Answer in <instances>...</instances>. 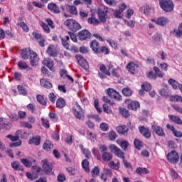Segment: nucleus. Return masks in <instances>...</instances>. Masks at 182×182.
I'll return each mask as SVG.
<instances>
[{
	"instance_id": "1",
	"label": "nucleus",
	"mask_w": 182,
	"mask_h": 182,
	"mask_svg": "<svg viewBox=\"0 0 182 182\" xmlns=\"http://www.w3.org/2000/svg\"><path fill=\"white\" fill-rule=\"evenodd\" d=\"M90 46L94 52V53H96L97 55H109L110 53V49L105 46H100V43H98L96 40H92L90 43Z\"/></svg>"
},
{
	"instance_id": "2",
	"label": "nucleus",
	"mask_w": 182,
	"mask_h": 182,
	"mask_svg": "<svg viewBox=\"0 0 182 182\" xmlns=\"http://www.w3.org/2000/svg\"><path fill=\"white\" fill-rule=\"evenodd\" d=\"M72 112L77 120H83L85 119V109L82 108L79 102H75V107H73Z\"/></svg>"
},
{
	"instance_id": "3",
	"label": "nucleus",
	"mask_w": 182,
	"mask_h": 182,
	"mask_svg": "<svg viewBox=\"0 0 182 182\" xmlns=\"http://www.w3.org/2000/svg\"><path fill=\"white\" fill-rule=\"evenodd\" d=\"M65 26H67L72 32H77L82 29V26L75 19H67L64 22Z\"/></svg>"
},
{
	"instance_id": "4",
	"label": "nucleus",
	"mask_w": 182,
	"mask_h": 182,
	"mask_svg": "<svg viewBox=\"0 0 182 182\" xmlns=\"http://www.w3.org/2000/svg\"><path fill=\"white\" fill-rule=\"evenodd\" d=\"M159 5L164 12H171L174 9V3L171 0H159Z\"/></svg>"
},
{
	"instance_id": "5",
	"label": "nucleus",
	"mask_w": 182,
	"mask_h": 182,
	"mask_svg": "<svg viewBox=\"0 0 182 182\" xmlns=\"http://www.w3.org/2000/svg\"><path fill=\"white\" fill-rule=\"evenodd\" d=\"M109 13V8L105 7L102 9L98 10L97 15L99 18L100 23H105L107 19V14Z\"/></svg>"
},
{
	"instance_id": "6",
	"label": "nucleus",
	"mask_w": 182,
	"mask_h": 182,
	"mask_svg": "<svg viewBox=\"0 0 182 182\" xmlns=\"http://www.w3.org/2000/svg\"><path fill=\"white\" fill-rule=\"evenodd\" d=\"M7 139H10L12 142L9 144L10 147H19V146L22 145V141L19 139V135L16 134V136H12L11 134H9L6 136Z\"/></svg>"
},
{
	"instance_id": "7",
	"label": "nucleus",
	"mask_w": 182,
	"mask_h": 182,
	"mask_svg": "<svg viewBox=\"0 0 182 182\" xmlns=\"http://www.w3.org/2000/svg\"><path fill=\"white\" fill-rule=\"evenodd\" d=\"M125 103L127 105V108L129 110H133L136 112L137 109H140V102L137 101H133L130 99L125 100Z\"/></svg>"
},
{
	"instance_id": "8",
	"label": "nucleus",
	"mask_w": 182,
	"mask_h": 182,
	"mask_svg": "<svg viewBox=\"0 0 182 182\" xmlns=\"http://www.w3.org/2000/svg\"><path fill=\"white\" fill-rule=\"evenodd\" d=\"M109 150L122 160H124V152H123L119 147L116 146V145L112 144L109 146Z\"/></svg>"
},
{
	"instance_id": "9",
	"label": "nucleus",
	"mask_w": 182,
	"mask_h": 182,
	"mask_svg": "<svg viewBox=\"0 0 182 182\" xmlns=\"http://www.w3.org/2000/svg\"><path fill=\"white\" fill-rule=\"evenodd\" d=\"M75 58L80 66H82V68L85 69V70H89V63H87V60H86L85 58H83V56L79 54H77L75 55Z\"/></svg>"
},
{
	"instance_id": "10",
	"label": "nucleus",
	"mask_w": 182,
	"mask_h": 182,
	"mask_svg": "<svg viewBox=\"0 0 182 182\" xmlns=\"http://www.w3.org/2000/svg\"><path fill=\"white\" fill-rule=\"evenodd\" d=\"M77 36L80 41H87L92 38V33L87 30H82L78 32Z\"/></svg>"
},
{
	"instance_id": "11",
	"label": "nucleus",
	"mask_w": 182,
	"mask_h": 182,
	"mask_svg": "<svg viewBox=\"0 0 182 182\" xmlns=\"http://www.w3.org/2000/svg\"><path fill=\"white\" fill-rule=\"evenodd\" d=\"M107 94L109 97L112 99H115V100H122V95L117 91L114 90V89L109 88L107 90Z\"/></svg>"
},
{
	"instance_id": "12",
	"label": "nucleus",
	"mask_w": 182,
	"mask_h": 182,
	"mask_svg": "<svg viewBox=\"0 0 182 182\" xmlns=\"http://www.w3.org/2000/svg\"><path fill=\"white\" fill-rule=\"evenodd\" d=\"M139 133L145 137V139H150L151 137V132H150V129L144 126H139L138 127Z\"/></svg>"
},
{
	"instance_id": "13",
	"label": "nucleus",
	"mask_w": 182,
	"mask_h": 182,
	"mask_svg": "<svg viewBox=\"0 0 182 182\" xmlns=\"http://www.w3.org/2000/svg\"><path fill=\"white\" fill-rule=\"evenodd\" d=\"M151 129L154 133H156L157 136H159L160 137H164L166 136V133H164V130L161 127L152 124Z\"/></svg>"
},
{
	"instance_id": "14",
	"label": "nucleus",
	"mask_w": 182,
	"mask_h": 182,
	"mask_svg": "<svg viewBox=\"0 0 182 182\" xmlns=\"http://www.w3.org/2000/svg\"><path fill=\"white\" fill-rule=\"evenodd\" d=\"M41 164H43V168L46 174H49L52 172V170L53 169V166L51 163L48 162L47 160H45L43 161Z\"/></svg>"
},
{
	"instance_id": "15",
	"label": "nucleus",
	"mask_w": 182,
	"mask_h": 182,
	"mask_svg": "<svg viewBox=\"0 0 182 182\" xmlns=\"http://www.w3.org/2000/svg\"><path fill=\"white\" fill-rule=\"evenodd\" d=\"M139 68V64L134 63V62L131 61L127 65V69L131 75H134L136 70Z\"/></svg>"
},
{
	"instance_id": "16",
	"label": "nucleus",
	"mask_w": 182,
	"mask_h": 182,
	"mask_svg": "<svg viewBox=\"0 0 182 182\" xmlns=\"http://www.w3.org/2000/svg\"><path fill=\"white\" fill-rule=\"evenodd\" d=\"M46 53L52 58H56L58 56V50H56L55 46L50 45L47 48Z\"/></svg>"
},
{
	"instance_id": "17",
	"label": "nucleus",
	"mask_w": 182,
	"mask_h": 182,
	"mask_svg": "<svg viewBox=\"0 0 182 182\" xmlns=\"http://www.w3.org/2000/svg\"><path fill=\"white\" fill-rule=\"evenodd\" d=\"M151 22H154L156 25H159L160 26H166L167 25V23L168 22V20L167 18L165 17H159L156 20V19H151Z\"/></svg>"
},
{
	"instance_id": "18",
	"label": "nucleus",
	"mask_w": 182,
	"mask_h": 182,
	"mask_svg": "<svg viewBox=\"0 0 182 182\" xmlns=\"http://www.w3.org/2000/svg\"><path fill=\"white\" fill-rule=\"evenodd\" d=\"M34 52L31 50V48H25L21 50V56L22 59H24V60H26V59H28L29 57L32 55V53Z\"/></svg>"
},
{
	"instance_id": "19",
	"label": "nucleus",
	"mask_w": 182,
	"mask_h": 182,
	"mask_svg": "<svg viewBox=\"0 0 182 182\" xmlns=\"http://www.w3.org/2000/svg\"><path fill=\"white\" fill-rule=\"evenodd\" d=\"M48 10L53 12V14H59L60 12L59 6H58V5L53 2L49 3L48 4Z\"/></svg>"
},
{
	"instance_id": "20",
	"label": "nucleus",
	"mask_w": 182,
	"mask_h": 182,
	"mask_svg": "<svg viewBox=\"0 0 182 182\" xmlns=\"http://www.w3.org/2000/svg\"><path fill=\"white\" fill-rule=\"evenodd\" d=\"M43 63L45 66L48 68L50 70L53 71V66L55 65V63L53 62V60L48 58H44L43 60Z\"/></svg>"
},
{
	"instance_id": "21",
	"label": "nucleus",
	"mask_w": 182,
	"mask_h": 182,
	"mask_svg": "<svg viewBox=\"0 0 182 182\" xmlns=\"http://www.w3.org/2000/svg\"><path fill=\"white\" fill-rule=\"evenodd\" d=\"M166 129H168V130H171L175 137H182L181 132L176 130V128L174 127V126L173 125L171 126L169 124H167Z\"/></svg>"
},
{
	"instance_id": "22",
	"label": "nucleus",
	"mask_w": 182,
	"mask_h": 182,
	"mask_svg": "<svg viewBox=\"0 0 182 182\" xmlns=\"http://www.w3.org/2000/svg\"><path fill=\"white\" fill-rule=\"evenodd\" d=\"M136 174H138L139 176H144L146 174H149L150 171L148 168H142V167H138L135 170Z\"/></svg>"
},
{
	"instance_id": "23",
	"label": "nucleus",
	"mask_w": 182,
	"mask_h": 182,
	"mask_svg": "<svg viewBox=\"0 0 182 182\" xmlns=\"http://www.w3.org/2000/svg\"><path fill=\"white\" fill-rule=\"evenodd\" d=\"M116 130L119 134H122L123 136H126L127 134V132H129V128L126 127V125L118 126L116 128Z\"/></svg>"
},
{
	"instance_id": "24",
	"label": "nucleus",
	"mask_w": 182,
	"mask_h": 182,
	"mask_svg": "<svg viewBox=\"0 0 182 182\" xmlns=\"http://www.w3.org/2000/svg\"><path fill=\"white\" fill-rule=\"evenodd\" d=\"M38 60H39L38 58V54H36V52L32 53L31 55L30 56V63L31 66H36V65H38Z\"/></svg>"
},
{
	"instance_id": "25",
	"label": "nucleus",
	"mask_w": 182,
	"mask_h": 182,
	"mask_svg": "<svg viewBox=\"0 0 182 182\" xmlns=\"http://www.w3.org/2000/svg\"><path fill=\"white\" fill-rule=\"evenodd\" d=\"M167 160H178V154L176 151H171L166 155Z\"/></svg>"
},
{
	"instance_id": "26",
	"label": "nucleus",
	"mask_w": 182,
	"mask_h": 182,
	"mask_svg": "<svg viewBox=\"0 0 182 182\" xmlns=\"http://www.w3.org/2000/svg\"><path fill=\"white\" fill-rule=\"evenodd\" d=\"M66 106V101L62 97L58 98L55 104L57 109H63Z\"/></svg>"
},
{
	"instance_id": "27",
	"label": "nucleus",
	"mask_w": 182,
	"mask_h": 182,
	"mask_svg": "<svg viewBox=\"0 0 182 182\" xmlns=\"http://www.w3.org/2000/svg\"><path fill=\"white\" fill-rule=\"evenodd\" d=\"M168 119H171V121L173 122V123H176V124H179V125L182 124L181 118H180V117L178 116L169 114Z\"/></svg>"
},
{
	"instance_id": "28",
	"label": "nucleus",
	"mask_w": 182,
	"mask_h": 182,
	"mask_svg": "<svg viewBox=\"0 0 182 182\" xmlns=\"http://www.w3.org/2000/svg\"><path fill=\"white\" fill-rule=\"evenodd\" d=\"M29 144H34L35 146H39L41 144V136H33L28 141Z\"/></svg>"
},
{
	"instance_id": "29",
	"label": "nucleus",
	"mask_w": 182,
	"mask_h": 182,
	"mask_svg": "<svg viewBox=\"0 0 182 182\" xmlns=\"http://www.w3.org/2000/svg\"><path fill=\"white\" fill-rule=\"evenodd\" d=\"M43 149L46 151H50V149H53V143L51 141L46 140L43 144Z\"/></svg>"
},
{
	"instance_id": "30",
	"label": "nucleus",
	"mask_w": 182,
	"mask_h": 182,
	"mask_svg": "<svg viewBox=\"0 0 182 182\" xmlns=\"http://www.w3.org/2000/svg\"><path fill=\"white\" fill-rule=\"evenodd\" d=\"M153 70L155 72V76L156 79L157 77H159V79H162V77H164V73H163V71H161V70H160L159 67L154 66L153 67Z\"/></svg>"
},
{
	"instance_id": "31",
	"label": "nucleus",
	"mask_w": 182,
	"mask_h": 182,
	"mask_svg": "<svg viewBox=\"0 0 182 182\" xmlns=\"http://www.w3.org/2000/svg\"><path fill=\"white\" fill-rule=\"evenodd\" d=\"M87 22L88 23H90V25H100V21H99V19L96 18L95 15H92L91 17L88 18Z\"/></svg>"
},
{
	"instance_id": "32",
	"label": "nucleus",
	"mask_w": 182,
	"mask_h": 182,
	"mask_svg": "<svg viewBox=\"0 0 182 182\" xmlns=\"http://www.w3.org/2000/svg\"><path fill=\"white\" fill-rule=\"evenodd\" d=\"M40 83L43 87H45L46 89H52L53 85L52 83L46 79H41Z\"/></svg>"
},
{
	"instance_id": "33",
	"label": "nucleus",
	"mask_w": 182,
	"mask_h": 182,
	"mask_svg": "<svg viewBox=\"0 0 182 182\" xmlns=\"http://www.w3.org/2000/svg\"><path fill=\"white\" fill-rule=\"evenodd\" d=\"M61 41H62V45L65 48V49H67L69 50L70 44H69V36H67L65 38H63L61 37Z\"/></svg>"
},
{
	"instance_id": "34",
	"label": "nucleus",
	"mask_w": 182,
	"mask_h": 182,
	"mask_svg": "<svg viewBox=\"0 0 182 182\" xmlns=\"http://www.w3.org/2000/svg\"><path fill=\"white\" fill-rule=\"evenodd\" d=\"M152 41L154 43H157V42H160L161 41H163V36L160 33H156L152 36Z\"/></svg>"
},
{
	"instance_id": "35",
	"label": "nucleus",
	"mask_w": 182,
	"mask_h": 182,
	"mask_svg": "<svg viewBox=\"0 0 182 182\" xmlns=\"http://www.w3.org/2000/svg\"><path fill=\"white\" fill-rule=\"evenodd\" d=\"M169 100L170 102H173V103L177 102H181V103H182V97L178 95H171L169 97Z\"/></svg>"
},
{
	"instance_id": "36",
	"label": "nucleus",
	"mask_w": 182,
	"mask_h": 182,
	"mask_svg": "<svg viewBox=\"0 0 182 182\" xmlns=\"http://www.w3.org/2000/svg\"><path fill=\"white\" fill-rule=\"evenodd\" d=\"M16 134L18 136L19 139H26L27 137H29V133L23 132L22 130H18L16 132Z\"/></svg>"
},
{
	"instance_id": "37",
	"label": "nucleus",
	"mask_w": 182,
	"mask_h": 182,
	"mask_svg": "<svg viewBox=\"0 0 182 182\" xmlns=\"http://www.w3.org/2000/svg\"><path fill=\"white\" fill-rule=\"evenodd\" d=\"M159 93L163 97H168V96H170V92L168 91V89L167 87L161 88V90H159Z\"/></svg>"
},
{
	"instance_id": "38",
	"label": "nucleus",
	"mask_w": 182,
	"mask_h": 182,
	"mask_svg": "<svg viewBox=\"0 0 182 182\" xmlns=\"http://www.w3.org/2000/svg\"><path fill=\"white\" fill-rule=\"evenodd\" d=\"M134 145L136 150H141L143 149V141L140 139H135L134 141Z\"/></svg>"
},
{
	"instance_id": "39",
	"label": "nucleus",
	"mask_w": 182,
	"mask_h": 182,
	"mask_svg": "<svg viewBox=\"0 0 182 182\" xmlns=\"http://www.w3.org/2000/svg\"><path fill=\"white\" fill-rule=\"evenodd\" d=\"M80 149L81 151L83 153V154L85 156L86 159H90V156H92V154H90V151L89 149H85L83 147V145H80Z\"/></svg>"
},
{
	"instance_id": "40",
	"label": "nucleus",
	"mask_w": 182,
	"mask_h": 182,
	"mask_svg": "<svg viewBox=\"0 0 182 182\" xmlns=\"http://www.w3.org/2000/svg\"><path fill=\"white\" fill-rule=\"evenodd\" d=\"M17 66L20 70H26L29 68V65L25 61H19Z\"/></svg>"
},
{
	"instance_id": "41",
	"label": "nucleus",
	"mask_w": 182,
	"mask_h": 182,
	"mask_svg": "<svg viewBox=\"0 0 182 182\" xmlns=\"http://www.w3.org/2000/svg\"><path fill=\"white\" fill-rule=\"evenodd\" d=\"M119 112L125 119L130 117V112L126 108H119Z\"/></svg>"
},
{
	"instance_id": "42",
	"label": "nucleus",
	"mask_w": 182,
	"mask_h": 182,
	"mask_svg": "<svg viewBox=\"0 0 182 182\" xmlns=\"http://www.w3.org/2000/svg\"><path fill=\"white\" fill-rule=\"evenodd\" d=\"M36 99L40 105H42L43 106H46V98H45V97L41 95H38L36 96Z\"/></svg>"
},
{
	"instance_id": "43",
	"label": "nucleus",
	"mask_w": 182,
	"mask_h": 182,
	"mask_svg": "<svg viewBox=\"0 0 182 182\" xmlns=\"http://www.w3.org/2000/svg\"><path fill=\"white\" fill-rule=\"evenodd\" d=\"M40 26H41V28H43V29L44 32H46V33H50V28H49V26L48 24H46V23H45L43 21H41Z\"/></svg>"
},
{
	"instance_id": "44",
	"label": "nucleus",
	"mask_w": 182,
	"mask_h": 182,
	"mask_svg": "<svg viewBox=\"0 0 182 182\" xmlns=\"http://www.w3.org/2000/svg\"><path fill=\"white\" fill-rule=\"evenodd\" d=\"M168 82L171 86H172L173 89H177L180 86V83L176 81L174 79L170 78L168 80Z\"/></svg>"
},
{
	"instance_id": "45",
	"label": "nucleus",
	"mask_w": 182,
	"mask_h": 182,
	"mask_svg": "<svg viewBox=\"0 0 182 182\" xmlns=\"http://www.w3.org/2000/svg\"><path fill=\"white\" fill-rule=\"evenodd\" d=\"M17 26H20V28H22L24 32H29V27L28 26V24L25 22L21 21L20 23H18Z\"/></svg>"
},
{
	"instance_id": "46",
	"label": "nucleus",
	"mask_w": 182,
	"mask_h": 182,
	"mask_svg": "<svg viewBox=\"0 0 182 182\" xmlns=\"http://www.w3.org/2000/svg\"><path fill=\"white\" fill-rule=\"evenodd\" d=\"M17 89L20 95H22L23 96H26V95H28V92L26 91V89H25L24 86L18 85L17 86Z\"/></svg>"
},
{
	"instance_id": "47",
	"label": "nucleus",
	"mask_w": 182,
	"mask_h": 182,
	"mask_svg": "<svg viewBox=\"0 0 182 182\" xmlns=\"http://www.w3.org/2000/svg\"><path fill=\"white\" fill-rule=\"evenodd\" d=\"M100 72H102V73H104V75H107V76L111 75L110 71L107 70L106 65H105L104 64L100 66Z\"/></svg>"
},
{
	"instance_id": "48",
	"label": "nucleus",
	"mask_w": 182,
	"mask_h": 182,
	"mask_svg": "<svg viewBox=\"0 0 182 182\" xmlns=\"http://www.w3.org/2000/svg\"><path fill=\"white\" fill-rule=\"evenodd\" d=\"M173 34L177 38H180V36H182V23L179 25L178 29H174L173 30Z\"/></svg>"
},
{
	"instance_id": "49",
	"label": "nucleus",
	"mask_w": 182,
	"mask_h": 182,
	"mask_svg": "<svg viewBox=\"0 0 182 182\" xmlns=\"http://www.w3.org/2000/svg\"><path fill=\"white\" fill-rule=\"evenodd\" d=\"M113 159V154L110 152L105 151L102 153V160H112Z\"/></svg>"
},
{
	"instance_id": "50",
	"label": "nucleus",
	"mask_w": 182,
	"mask_h": 182,
	"mask_svg": "<svg viewBox=\"0 0 182 182\" xmlns=\"http://www.w3.org/2000/svg\"><path fill=\"white\" fill-rule=\"evenodd\" d=\"M90 163L87 160H83L82 162V167L87 173L90 172Z\"/></svg>"
},
{
	"instance_id": "51",
	"label": "nucleus",
	"mask_w": 182,
	"mask_h": 182,
	"mask_svg": "<svg viewBox=\"0 0 182 182\" xmlns=\"http://www.w3.org/2000/svg\"><path fill=\"white\" fill-rule=\"evenodd\" d=\"M141 89L145 90V92H150V90H151V84L149 82H144L141 85Z\"/></svg>"
},
{
	"instance_id": "52",
	"label": "nucleus",
	"mask_w": 182,
	"mask_h": 182,
	"mask_svg": "<svg viewBox=\"0 0 182 182\" xmlns=\"http://www.w3.org/2000/svg\"><path fill=\"white\" fill-rule=\"evenodd\" d=\"M108 137H109V140L113 141L116 140V139L117 138V134H116V132L114 131H110L108 133Z\"/></svg>"
},
{
	"instance_id": "53",
	"label": "nucleus",
	"mask_w": 182,
	"mask_h": 182,
	"mask_svg": "<svg viewBox=\"0 0 182 182\" xmlns=\"http://www.w3.org/2000/svg\"><path fill=\"white\" fill-rule=\"evenodd\" d=\"M122 95H124V96H126V97L132 96V90H130V88L129 87L124 88L122 90Z\"/></svg>"
},
{
	"instance_id": "54",
	"label": "nucleus",
	"mask_w": 182,
	"mask_h": 182,
	"mask_svg": "<svg viewBox=\"0 0 182 182\" xmlns=\"http://www.w3.org/2000/svg\"><path fill=\"white\" fill-rule=\"evenodd\" d=\"M100 129L102 132H108L109 131V124L106 122H102L100 125Z\"/></svg>"
},
{
	"instance_id": "55",
	"label": "nucleus",
	"mask_w": 182,
	"mask_h": 182,
	"mask_svg": "<svg viewBox=\"0 0 182 182\" xmlns=\"http://www.w3.org/2000/svg\"><path fill=\"white\" fill-rule=\"evenodd\" d=\"M68 11L72 15H77V9L75 6H68Z\"/></svg>"
},
{
	"instance_id": "56",
	"label": "nucleus",
	"mask_w": 182,
	"mask_h": 182,
	"mask_svg": "<svg viewBox=\"0 0 182 182\" xmlns=\"http://www.w3.org/2000/svg\"><path fill=\"white\" fill-rule=\"evenodd\" d=\"M41 72H42L43 75H45L48 77H50V76H52V73H50V71H48V68H46V67H42Z\"/></svg>"
},
{
	"instance_id": "57",
	"label": "nucleus",
	"mask_w": 182,
	"mask_h": 182,
	"mask_svg": "<svg viewBox=\"0 0 182 182\" xmlns=\"http://www.w3.org/2000/svg\"><path fill=\"white\" fill-rule=\"evenodd\" d=\"M121 148L124 150V151H126V150H127V148L129 147V141H122L119 144Z\"/></svg>"
},
{
	"instance_id": "58",
	"label": "nucleus",
	"mask_w": 182,
	"mask_h": 182,
	"mask_svg": "<svg viewBox=\"0 0 182 182\" xmlns=\"http://www.w3.org/2000/svg\"><path fill=\"white\" fill-rule=\"evenodd\" d=\"M92 154L95 156V159L97 160H100L101 156H100V152L97 150V149L94 148L92 149Z\"/></svg>"
},
{
	"instance_id": "59",
	"label": "nucleus",
	"mask_w": 182,
	"mask_h": 182,
	"mask_svg": "<svg viewBox=\"0 0 182 182\" xmlns=\"http://www.w3.org/2000/svg\"><path fill=\"white\" fill-rule=\"evenodd\" d=\"M100 173V169L97 167L95 166L94 168L92 170V177H97L99 174Z\"/></svg>"
},
{
	"instance_id": "60",
	"label": "nucleus",
	"mask_w": 182,
	"mask_h": 182,
	"mask_svg": "<svg viewBox=\"0 0 182 182\" xmlns=\"http://www.w3.org/2000/svg\"><path fill=\"white\" fill-rule=\"evenodd\" d=\"M107 43H109V46H111V48H113V49H117V43H116V41L109 39V40H106Z\"/></svg>"
},
{
	"instance_id": "61",
	"label": "nucleus",
	"mask_w": 182,
	"mask_h": 182,
	"mask_svg": "<svg viewBox=\"0 0 182 182\" xmlns=\"http://www.w3.org/2000/svg\"><path fill=\"white\" fill-rule=\"evenodd\" d=\"M17 116H18V119H20L21 120H23L26 117V112H25V111H18Z\"/></svg>"
},
{
	"instance_id": "62",
	"label": "nucleus",
	"mask_w": 182,
	"mask_h": 182,
	"mask_svg": "<svg viewBox=\"0 0 182 182\" xmlns=\"http://www.w3.org/2000/svg\"><path fill=\"white\" fill-rule=\"evenodd\" d=\"M9 117L11 122H18L19 120V117L16 114H9Z\"/></svg>"
},
{
	"instance_id": "63",
	"label": "nucleus",
	"mask_w": 182,
	"mask_h": 182,
	"mask_svg": "<svg viewBox=\"0 0 182 182\" xmlns=\"http://www.w3.org/2000/svg\"><path fill=\"white\" fill-rule=\"evenodd\" d=\"M94 107L96 109L97 113H102V108L99 107V100H95Z\"/></svg>"
},
{
	"instance_id": "64",
	"label": "nucleus",
	"mask_w": 182,
	"mask_h": 182,
	"mask_svg": "<svg viewBox=\"0 0 182 182\" xmlns=\"http://www.w3.org/2000/svg\"><path fill=\"white\" fill-rule=\"evenodd\" d=\"M26 109L31 113H35V105L30 103L26 106Z\"/></svg>"
}]
</instances>
